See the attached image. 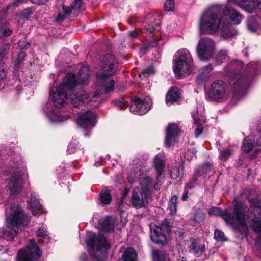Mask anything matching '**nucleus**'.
I'll return each instance as SVG.
<instances>
[{"label":"nucleus","instance_id":"6","mask_svg":"<svg viewBox=\"0 0 261 261\" xmlns=\"http://www.w3.org/2000/svg\"><path fill=\"white\" fill-rule=\"evenodd\" d=\"M75 82L71 75H67L60 86L53 88L50 93L54 105L57 108L62 107L68 100V95L65 89L72 90L74 88Z\"/></svg>","mask_w":261,"mask_h":261},{"label":"nucleus","instance_id":"64","mask_svg":"<svg viewBox=\"0 0 261 261\" xmlns=\"http://www.w3.org/2000/svg\"><path fill=\"white\" fill-rule=\"evenodd\" d=\"M73 145H71V144H70L68 146V148H67V151L68 152L71 154V153H72L73 152H74V151L72 150V149H73Z\"/></svg>","mask_w":261,"mask_h":261},{"label":"nucleus","instance_id":"18","mask_svg":"<svg viewBox=\"0 0 261 261\" xmlns=\"http://www.w3.org/2000/svg\"><path fill=\"white\" fill-rule=\"evenodd\" d=\"M178 134V127L176 124H170L166 128V145L170 147L176 141Z\"/></svg>","mask_w":261,"mask_h":261},{"label":"nucleus","instance_id":"13","mask_svg":"<svg viewBox=\"0 0 261 261\" xmlns=\"http://www.w3.org/2000/svg\"><path fill=\"white\" fill-rule=\"evenodd\" d=\"M14 171L13 175L9 179L7 185V190L9 191V193L13 195L19 193L22 186V180L21 176L23 174L22 170H19L16 167L13 168Z\"/></svg>","mask_w":261,"mask_h":261},{"label":"nucleus","instance_id":"60","mask_svg":"<svg viewBox=\"0 0 261 261\" xmlns=\"http://www.w3.org/2000/svg\"><path fill=\"white\" fill-rule=\"evenodd\" d=\"M188 190L187 189H185V191H184V193L182 195V200H184V201H186L188 199Z\"/></svg>","mask_w":261,"mask_h":261},{"label":"nucleus","instance_id":"24","mask_svg":"<svg viewBox=\"0 0 261 261\" xmlns=\"http://www.w3.org/2000/svg\"><path fill=\"white\" fill-rule=\"evenodd\" d=\"M222 36L226 39L230 38L237 34V31L229 22H223L221 29Z\"/></svg>","mask_w":261,"mask_h":261},{"label":"nucleus","instance_id":"45","mask_svg":"<svg viewBox=\"0 0 261 261\" xmlns=\"http://www.w3.org/2000/svg\"><path fill=\"white\" fill-rule=\"evenodd\" d=\"M7 75V70L4 63H0V82H2Z\"/></svg>","mask_w":261,"mask_h":261},{"label":"nucleus","instance_id":"52","mask_svg":"<svg viewBox=\"0 0 261 261\" xmlns=\"http://www.w3.org/2000/svg\"><path fill=\"white\" fill-rule=\"evenodd\" d=\"M155 69L152 66L148 67L147 69H144L142 72V75L139 74L140 76L145 75L146 74H151L155 73Z\"/></svg>","mask_w":261,"mask_h":261},{"label":"nucleus","instance_id":"32","mask_svg":"<svg viewBox=\"0 0 261 261\" xmlns=\"http://www.w3.org/2000/svg\"><path fill=\"white\" fill-rule=\"evenodd\" d=\"M100 201L103 204H109L112 201V197L109 189L103 190L100 194Z\"/></svg>","mask_w":261,"mask_h":261},{"label":"nucleus","instance_id":"10","mask_svg":"<svg viewBox=\"0 0 261 261\" xmlns=\"http://www.w3.org/2000/svg\"><path fill=\"white\" fill-rule=\"evenodd\" d=\"M116 63L115 56L112 54L106 55L103 58L102 66L97 73V78L99 80H103L114 74L116 70Z\"/></svg>","mask_w":261,"mask_h":261},{"label":"nucleus","instance_id":"25","mask_svg":"<svg viewBox=\"0 0 261 261\" xmlns=\"http://www.w3.org/2000/svg\"><path fill=\"white\" fill-rule=\"evenodd\" d=\"M225 15L228 16L229 19L236 24H239L241 20V15L234 9L227 6L226 10L223 11Z\"/></svg>","mask_w":261,"mask_h":261},{"label":"nucleus","instance_id":"9","mask_svg":"<svg viewBox=\"0 0 261 261\" xmlns=\"http://www.w3.org/2000/svg\"><path fill=\"white\" fill-rule=\"evenodd\" d=\"M42 251L34 240H30L24 249H20L17 261H37L41 256Z\"/></svg>","mask_w":261,"mask_h":261},{"label":"nucleus","instance_id":"57","mask_svg":"<svg viewBox=\"0 0 261 261\" xmlns=\"http://www.w3.org/2000/svg\"><path fill=\"white\" fill-rule=\"evenodd\" d=\"M14 9V8H13V6L12 5V3H10L8 5H7L6 7H4L3 9H2V12L4 13H6L9 9Z\"/></svg>","mask_w":261,"mask_h":261},{"label":"nucleus","instance_id":"50","mask_svg":"<svg viewBox=\"0 0 261 261\" xmlns=\"http://www.w3.org/2000/svg\"><path fill=\"white\" fill-rule=\"evenodd\" d=\"M33 13V10L31 8H27L23 10L20 15L22 18L28 19L29 16Z\"/></svg>","mask_w":261,"mask_h":261},{"label":"nucleus","instance_id":"11","mask_svg":"<svg viewBox=\"0 0 261 261\" xmlns=\"http://www.w3.org/2000/svg\"><path fill=\"white\" fill-rule=\"evenodd\" d=\"M197 54L202 61L210 59L215 51V43L210 38H202L199 41L197 47Z\"/></svg>","mask_w":261,"mask_h":261},{"label":"nucleus","instance_id":"7","mask_svg":"<svg viewBox=\"0 0 261 261\" xmlns=\"http://www.w3.org/2000/svg\"><path fill=\"white\" fill-rule=\"evenodd\" d=\"M174 58L173 69L177 77L180 78L185 74L191 72L193 62L189 50L181 49L175 54Z\"/></svg>","mask_w":261,"mask_h":261},{"label":"nucleus","instance_id":"22","mask_svg":"<svg viewBox=\"0 0 261 261\" xmlns=\"http://www.w3.org/2000/svg\"><path fill=\"white\" fill-rule=\"evenodd\" d=\"M29 205L32 214L34 216L39 215L43 212L42 206L39 201L37 199L36 195L34 193L31 194Z\"/></svg>","mask_w":261,"mask_h":261},{"label":"nucleus","instance_id":"40","mask_svg":"<svg viewBox=\"0 0 261 261\" xmlns=\"http://www.w3.org/2000/svg\"><path fill=\"white\" fill-rule=\"evenodd\" d=\"M248 28L251 32H255L258 28V25L255 23V19L250 18L248 19Z\"/></svg>","mask_w":261,"mask_h":261},{"label":"nucleus","instance_id":"1","mask_svg":"<svg viewBox=\"0 0 261 261\" xmlns=\"http://www.w3.org/2000/svg\"><path fill=\"white\" fill-rule=\"evenodd\" d=\"M208 213L212 216H221L225 221L242 234H246L248 228L247 222L253 217L250 226L254 231L261 236V206H253L252 209L247 211V207L241 202H236L232 214L227 210L222 211L219 207H212ZM261 250V245L260 246Z\"/></svg>","mask_w":261,"mask_h":261},{"label":"nucleus","instance_id":"21","mask_svg":"<svg viewBox=\"0 0 261 261\" xmlns=\"http://www.w3.org/2000/svg\"><path fill=\"white\" fill-rule=\"evenodd\" d=\"M67 75H71L73 77L74 81L75 82V87L78 84L86 83L89 79L90 74L89 68L87 66H83L79 71L77 80L75 79V76L74 74L69 73Z\"/></svg>","mask_w":261,"mask_h":261},{"label":"nucleus","instance_id":"12","mask_svg":"<svg viewBox=\"0 0 261 261\" xmlns=\"http://www.w3.org/2000/svg\"><path fill=\"white\" fill-rule=\"evenodd\" d=\"M226 93V84L222 80H217L211 83L207 90L206 96L210 100L217 101L223 99Z\"/></svg>","mask_w":261,"mask_h":261},{"label":"nucleus","instance_id":"15","mask_svg":"<svg viewBox=\"0 0 261 261\" xmlns=\"http://www.w3.org/2000/svg\"><path fill=\"white\" fill-rule=\"evenodd\" d=\"M131 203L137 208L146 206L148 203L146 191L138 187L134 188L132 192Z\"/></svg>","mask_w":261,"mask_h":261},{"label":"nucleus","instance_id":"35","mask_svg":"<svg viewBox=\"0 0 261 261\" xmlns=\"http://www.w3.org/2000/svg\"><path fill=\"white\" fill-rule=\"evenodd\" d=\"M11 44L9 43H5L0 47V63H4L5 56L8 53Z\"/></svg>","mask_w":261,"mask_h":261},{"label":"nucleus","instance_id":"26","mask_svg":"<svg viewBox=\"0 0 261 261\" xmlns=\"http://www.w3.org/2000/svg\"><path fill=\"white\" fill-rule=\"evenodd\" d=\"M249 83V80L244 77L238 79L234 83V93L238 95L243 94Z\"/></svg>","mask_w":261,"mask_h":261},{"label":"nucleus","instance_id":"4","mask_svg":"<svg viewBox=\"0 0 261 261\" xmlns=\"http://www.w3.org/2000/svg\"><path fill=\"white\" fill-rule=\"evenodd\" d=\"M222 9L216 5L210 7L201 15L199 22V28L202 33L213 34L219 29L221 19Z\"/></svg>","mask_w":261,"mask_h":261},{"label":"nucleus","instance_id":"23","mask_svg":"<svg viewBox=\"0 0 261 261\" xmlns=\"http://www.w3.org/2000/svg\"><path fill=\"white\" fill-rule=\"evenodd\" d=\"M98 228L103 231L110 232L114 229V221L112 217H107L99 220Z\"/></svg>","mask_w":261,"mask_h":261},{"label":"nucleus","instance_id":"34","mask_svg":"<svg viewBox=\"0 0 261 261\" xmlns=\"http://www.w3.org/2000/svg\"><path fill=\"white\" fill-rule=\"evenodd\" d=\"M192 117L194 121V123L196 126V128L195 129V135L196 137H198L200 134H202L203 132V126H202L201 123L199 122L197 118V116L196 114L194 113H192Z\"/></svg>","mask_w":261,"mask_h":261},{"label":"nucleus","instance_id":"2","mask_svg":"<svg viewBox=\"0 0 261 261\" xmlns=\"http://www.w3.org/2000/svg\"><path fill=\"white\" fill-rule=\"evenodd\" d=\"M29 222L30 219L20 207L15 204L8 205L6 209V228L2 231L4 238L12 240L18 229L25 227Z\"/></svg>","mask_w":261,"mask_h":261},{"label":"nucleus","instance_id":"16","mask_svg":"<svg viewBox=\"0 0 261 261\" xmlns=\"http://www.w3.org/2000/svg\"><path fill=\"white\" fill-rule=\"evenodd\" d=\"M77 123L79 126L86 128L93 127L95 124L94 114L90 111L80 113Z\"/></svg>","mask_w":261,"mask_h":261},{"label":"nucleus","instance_id":"56","mask_svg":"<svg viewBox=\"0 0 261 261\" xmlns=\"http://www.w3.org/2000/svg\"><path fill=\"white\" fill-rule=\"evenodd\" d=\"M25 2V0H14V1L11 3L12 5L13 6V8H15Z\"/></svg>","mask_w":261,"mask_h":261},{"label":"nucleus","instance_id":"53","mask_svg":"<svg viewBox=\"0 0 261 261\" xmlns=\"http://www.w3.org/2000/svg\"><path fill=\"white\" fill-rule=\"evenodd\" d=\"M82 1L83 0H74L73 4L72 5V8L74 9H80L82 4Z\"/></svg>","mask_w":261,"mask_h":261},{"label":"nucleus","instance_id":"29","mask_svg":"<svg viewBox=\"0 0 261 261\" xmlns=\"http://www.w3.org/2000/svg\"><path fill=\"white\" fill-rule=\"evenodd\" d=\"M180 96V90L177 88L171 89L167 94L166 101L167 104H171L177 100Z\"/></svg>","mask_w":261,"mask_h":261},{"label":"nucleus","instance_id":"51","mask_svg":"<svg viewBox=\"0 0 261 261\" xmlns=\"http://www.w3.org/2000/svg\"><path fill=\"white\" fill-rule=\"evenodd\" d=\"M116 105L121 110H124L128 107V103L126 100L121 99L117 102Z\"/></svg>","mask_w":261,"mask_h":261},{"label":"nucleus","instance_id":"54","mask_svg":"<svg viewBox=\"0 0 261 261\" xmlns=\"http://www.w3.org/2000/svg\"><path fill=\"white\" fill-rule=\"evenodd\" d=\"M73 9H74L72 8V6H71L70 7L65 6H63V10L64 14L66 15V16H68L71 13Z\"/></svg>","mask_w":261,"mask_h":261},{"label":"nucleus","instance_id":"43","mask_svg":"<svg viewBox=\"0 0 261 261\" xmlns=\"http://www.w3.org/2000/svg\"><path fill=\"white\" fill-rule=\"evenodd\" d=\"M196 150L193 148L187 151L184 155V158L188 160H192L196 158Z\"/></svg>","mask_w":261,"mask_h":261},{"label":"nucleus","instance_id":"19","mask_svg":"<svg viewBox=\"0 0 261 261\" xmlns=\"http://www.w3.org/2000/svg\"><path fill=\"white\" fill-rule=\"evenodd\" d=\"M150 238L151 240L157 244H164L166 241V237L162 228L158 226L150 227Z\"/></svg>","mask_w":261,"mask_h":261},{"label":"nucleus","instance_id":"30","mask_svg":"<svg viewBox=\"0 0 261 261\" xmlns=\"http://www.w3.org/2000/svg\"><path fill=\"white\" fill-rule=\"evenodd\" d=\"M253 141V135H250L248 136L243 142L242 150L246 153L250 151L254 147Z\"/></svg>","mask_w":261,"mask_h":261},{"label":"nucleus","instance_id":"48","mask_svg":"<svg viewBox=\"0 0 261 261\" xmlns=\"http://www.w3.org/2000/svg\"><path fill=\"white\" fill-rule=\"evenodd\" d=\"M204 216L203 213L200 210H198L195 213L194 220L195 222L199 223L204 219Z\"/></svg>","mask_w":261,"mask_h":261},{"label":"nucleus","instance_id":"39","mask_svg":"<svg viewBox=\"0 0 261 261\" xmlns=\"http://www.w3.org/2000/svg\"><path fill=\"white\" fill-rule=\"evenodd\" d=\"M227 58V54L225 50L220 51L217 55L216 57V61L218 64H221Z\"/></svg>","mask_w":261,"mask_h":261},{"label":"nucleus","instance_id":"41","mask_svg":"<svg viewBox=\"0 0 261 261\" xmlns=\"http://www.w3.org/2000/svg\"><path fill=\"white\" fill-rule=\"evenodd\" d=\"M37 236L38 237H42L47 240L50 238L47 229L45 227H41L38 229L37 232Z\"/></svg>","mask_w":261,"mask_h":261},{"label":"nucleus","instance_id":"55","mask_svg":"<svg viewBox=\"0 0 261 261\" xmlns=\"http://www.w3.org/2000/svg\"><path fill=\"white\" fill-rule=\"evenodd\" d=\"M67 16L64 14H59L55 19L56 22L61 23L66 18Z\"/></svg>","mask_w":261,"mask_h":261},{"label":"nucleus","instance_id":"62","mask_svg":"<svg viewBox=\"0 0 261 261\" xmlns=\"http://www.w3.org/2000/svg\"><path fill=\"white\" fill-rule=\"evenodd\" d=\"M80 260L81 261H88L87 255L85 254H82L80 256Z\"/></svg>","mask_w":261,"mask_h":261},{"label":"nucleus","instance_id":"42","mask_svg":"<svg viewBox=\"0 0 261 261\" xmlns=\"http://www.w3.org/2000/svg\"><path fill=\"white\" fill-rule=\"evenodd\" d=\"M199 174V173L198 171H196L195 172L192 179L187 184L185 189H190L193 187L194 184L196 182L197 180Z\"/></svg>","mask_w":261,"mask_h":261},{"label":"nucleus","instance_id":"49","mask_svg":"<svg viewBox=\"0 0 261 261\" xmlns=\"http://www.w3.org/2000/svg\"><path fill=\"white\" fill-rule=\"evenodd\" d=\"M170 175L171 178L173 179H176L180 175L179 168L177 166L173 168L171 170Z\"/></svg>","mask_w":261,"mask_h":261},{"label":"nucleus","instance_id":"33","mask_svg":"<svg viewBox=\"0 0 261 261\" xmlns=\"http://www.w3.org/2000/svg\"><path fill=\"white\" fill-rule=\"evenodd\" d=\"M153 261H167L165 254L162 251L157 250L152 252Z\"/></svg>","mask_w":261,"mask_h":261},{"label":"nucleus","instance_id":"27","mask_svg":"<svg viewBox=\"0 0 261 261\" xmlns=\"http://www.w3.org/2000/svg\"><path fill=\"white\" fill-rule=\"evenodd\" d=\"M212 70L213 67L211 64L201 68L196 79L197 83L200 84L207 80L209 78Z\"/></svg>","mask_w":261,"mask_h":261},{"label":"nucleus","instance_id":"37","mask_svg":"<svg viewBox=\"0 0 261 261\" xmlns=\"http://www.w3.org/2000/svg\"><path fill=\"white\" fill-rule=\"evenodd\" d=\"M191 244L189 246V249L191 251L195 254H197L199 252V245L198 241L195 239H190Z\"/></svg>","mask_w":261,"mask_h":261},{"label":"nucleus","instance_id":"31","mask_svg":"<svg viewBox=\"0 0 261 261\" xmlns=\"http://www.w3.org/2000/svg\"><path fill=\"white\" fill-rule=\"evenodd\" d=\"M137 254L134 249L128 248L122 256L123 261H138Z\"/></svg>","mask_w":261,"mask_h":261},{"label":"nucleus","instance_id":"17","mask_svg":"<svg viewBox=\"0 0 261 261\" xmlns=\"http://www.w3.org/2000/svg\"><path fill=\"white\" fill-rule=\"evenodd\" d=\"M153 163L157 172V181L154 185V188L155 190H159L164 178L163 173L164 171V161L161 155H158L154 158Z\"/></svg>","mask_w":261,"mask_h":261},{"label":"nucleus","instance_id":"61","mask_svg":"<svg viewBox=\"0 0 261 261\" xmlns=\"http://www.w3.org/2000/svg\"><path fill=\"white\" fill-rule=\"evenodd\" d=\"M129 35L132 38H135L137 36V33L136 31H132L129 32Z\"/></svg>","mask_w":261,"mask_h":261},{"label":"nucleus","instance_id":"44","mask_svg":"<svg viewBox=\"0 0 261 261\" xmlns=\"http://www.w3.org/2000/svg\"><path fill=\"white\" fill-rule=\"evenodd\" d=\"M214 238L217 241L226 240L224 233L222 231L217 229L215 230V231Z\"/></svg>","mask_w":261,"mask_h":261},{"label":"nucleus","instance_id":"5","mask_svg":"<svg viewBox=\"0 0 261 261\" xmlns=\"http://www.w3.org/2000/svg\"><path fill=\"white\" fill-rule=\"evenodd\" d=\"M86 242L93 260L105 261L107 253L105 250H109L111 247L106 237L100 234L92 235L86 240Z\"/></svg>","mask_w":261,"mask_h":261},{"label":"nucleus","instance_id":"8","mask_svg":"<svg viewBox=\"0 0 261 261\" xmlns=\"http://www.w3.org/2000/svg\"><path fill=\"white\" fill-rule=\"evenodd\" d=\"M145 162H143L140 159L133 160L130 166V170L128 173V180L130 183H133L139 180V182L144 191L149 189L152 186V179L150 177H141L145 170Z\"/></svg>","mask_w":261,"mask_h":261},{"label":"nucleus","instance_id":"59","mask_svg":"<svg viewBox=\"0 0 261 261\" xmlns=\"http://www.w3.org/2000/svg\"><path fill=\"white\" fill-rule=\"evenodd\" d=\"M31 1L33 4L43 5L45 3L46 0H31Z\"/></svg>","mask_w":261,"mask_h":261},{"label":"nucleus","instance_id":"14","mask_svg":"<svg viewBox=\"0 0 261 261\" xmlns=\"http://www.w3.org/2000/svg\"><path fill=\"white\" fill-rule=\"evenodd\" d=\"M152 104L151 98L146 96L143 99L135 98L130 107V111L135 114L143 115L147 113Z\"/></svg>","mask_w":261,"mask_h":261},{"label":"nucleus","instance_id":"46","mask_svg":"<svg viewBox=\"0 0 261 261\" xmlns=\"http://www.w3.org/2000/svg\"><path fill=\"white\" fill-rule=\"evenodd\" d=\"M25 57V53L21 51L17 56V61L14 64V67L15 69L17 68L19 65L21 63V62L23 60Z\"/></svg>","mask_w":261,"mask_h":261},{"label":"nucleus","instance_id":"28","mask_svg":"<svg viewBox=\"0 0 261 261\" xmlns=\"http://www.w3.org/2000/svg\"><path fill=\"white\" fill-rule=\"evenodd\" d=\"M47 115L52 122H60L69 119L68 114H63L61 112H57L51 111L47 114Z\"/></svg>","mask_w":261,"mask_h":261},{"label":"nucleus","instance_id":"36","mask_svg":"<svg viewBox=\"0 0 261 261\" xmlns=\"http://www.w3.org/2000/svg\"><path fill=\"white\" fill-rule=\"evenodd\" d=\"M232 153V150L225 148L219 150V159L222 161H226Z\"/></svg>","mask_w":261,"mask_h":261},{"label":"nucleus","instance_id":"58","mask_svg":"<svg viewBox=\"0 0 261 261\" xmlns=\"http://www.w3.org/2000/svg\"><path fill=\"white\" fill-rule=\"evenodd\" d=\"M12 30L10 29H6L3 31V35L5 37H7L12 34Z\"/></svg>","mask_w":261,"mask_h":261},{"label":"nucleus","instance_id":"20","mask_svg":"<svg viewBox=\"0 0 261 261\" xmlns=\"http://www.w3.org/2000/svg\"><path fill=\"white\" fill-rule=\"evenodd\" d=\"M228 2L234 3L249 13H253L255 10L254 0H228Z\"/></svg>","mask_w":261,"mask_h":261},{"label":"nucleus","instance_id":"38","mask_svg":"<svg viewBox=\"0 0 261 261\" xmlns=\"http://www.w3.org/2000/svg\"><path fill=\"white\" fill-rule=\"evenodd\" d=\"M177 200V197L176 196H173L170 200L169 207L172 215H174L176 212Z\"/></svg>","mask_w":261,"mask_h":261},{"label":"nucleus","instance_id":"63","mask_svg":"<svg viewBox=\"0 0 261 261\" xmlns=\"http://www.w3.org/2000/svg\"><path fill=\"white\" fill-rule=\"evenodd\" d=\"M256 3V6L257 9L260 11L261 13V0H255Z\"/></svg>","mask_w":261,"mask_h":261},{"label":"nucleus","instance_id":"3","mask_svg":"<svg viewBox=\"0 0 261 261\" xmlns=\"http://www.w3.org/2000/svg\"><path fill=\"white\" fill-rule=\"evenodd\" d=\"M114 85V80H111L109 85H106L104 88H101L100 86L98 87L92 96H90L88 93L84 91H73L70 94L71 103L74 107L77 108L86 106L89 103L91 107H96L98 105L97 101L101 98V95L113 91Z\"/></svg>","mask_w":261,"mask_h":261},{"label":"nucleus","instance_id":"47","mask_svg":"<svg viewBox=\"0 0 261 261\" xmlns=\"http://www.w3.org/2000/svg\"><path fill=\"white\" fill-rule=\"evenodd\" d=\"M174 7L173 0H167L164 4V8L167 11H172Z\"/></svg>","mask_w":261,"mask_h":261}]
</instances>
